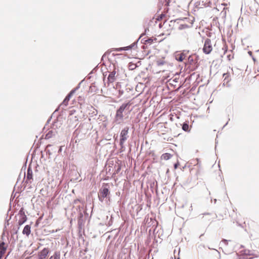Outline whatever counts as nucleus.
Listing matches in <instances>:
<instances>
[{"instance_id":"f257e3e1","label":"nucleus","mask_w":259,"mask_h":259,"mask_svg":"<svg viewBox=\"0 0 259 259\" xmlns=\"http://www.w3.org/2000/svg\"><path fill=\"white\" fill-rule=\"evenodd\" d=\"M132 104L128 102L122 104L119 108L116 110V114L114 117V122L116 124H121L123 123L124 118L128 117L132 108H131Z\"/></svg>"},{"instance_id":"f03ea898","label":"nucleus","mask_w":259,"mask_h":259,"mask_svg":"<svg viewBox=\"0 0 259 259\" xmlns=\"http://www.w3.org/2000/svg\"><path fill=\"white\" fill-rule=\"evenodd\" d=\"M109 186L108 184H105L101 188L99 193V199L103 202L105 198H107L110 194L109 190Z\"/></svg>"},{"instance_id":"7ed1b4c3","label":"nucleus","mask_w":259,"mask_h":259,"mask_svg":"<svg viewBox=\"0 0 259 259\" xmlns=\"http://www.w3.org/2000/svg\"><path fill=\"white\" fill-rule=\"evenodd\" d=\"M212 50V47L211 43V40L209 38H207L205 40L203 51L206 54H209Z\"/></svg>"},{"instance_id":"20e7f679","label":"nucleus","mask_w":259,"mask_h":259,"mask_svg":"<svg viewBox=\"0 0 259 259\" xmlns=\"http://www.w3.org/2000/svg\"><path fill=\"white\" fill-rule=\"evenodd\" d=\"M32 178V171L31 169V167L29 166L27 170V180L26 181L25 188L27 187V189L31 188V179Z\"/></svg>"},{"instance_id":"39448f33","label":"nucleus","mask_w":259,"mask_h":259,"mask_svg":"<svg viewBox=\"0 0 259 259\" xmlns=\"http://www.w3.org/2000/svg\"><path fill=\"white\" fill-rule=\"evenodd\" d=\"M49 252V250L48 248H44L40 252L38 253V259H45L48 253Z\"/></svg>"},{"instance_id":"423d86ee","label":"nucleus","mask_w":259,"mask_h":259,"mask_svg":"<svg viewBox=\"0 0 259 259\" xmlns=\"http://www.w3.org/2000/svg\"><path fill=\"white\" fill-rule=\"evenodd\" d=\"M188 52V51H184L182 53L177 54L176 56V59L180 62L183 61L186 58Z\"/></svg>"},{"instance_id":"0eeeda50","label":"nucleus","mask_w":259,"mask_h":259,"mask_svg":"<svg viewBox=\"0 0 259 259\" xmlns=\"http://www.w3.org/2000/svg\"><path fill=\"white\" fill-rule=\"evenodd\" d=\"M7 246H6L5 243L2 242L0 243V259L2 258L4 254L6 253Z\"/></svg>"},{"instance_id":"6e6552de","label":"nucleus","mask_w":259,"mask_h":259,"mask_svg":"<svg viewBox=\"0 0 259 259\" xmlns=\"http://www.w3.org/2000/svg\"><path fill=\"white\" fill-rule=\"evenodd\" d=\"M128 131H121L120 133V144H122L123 142L127 139Z\"/></svg>"},{"instance_id":"1a4fd4ad","label":"nucleus","mask_w":259,"mask_h":259,"mask_svg":"<svg viewBox=\"0 0 259 259\" xmlns=\"http://www.w3.org/2000/svg\"><path fill=\"white\" fill-rule=\"evenodd\" d=\"M223 77H224V80H223V84H226V85H228V84L230 82L231 80V77L230 73H225L223 74Z\"/></svg>"},{"instance_id":"9d476101","label":"nucleus","mask_w":259,"mask_h":259,"mask_svg":"<svg viewBox=\"0 0 259 259\" xmlns=\"http://www.w3.org/2000/svg\"><path fill=\"white\" fill-rule=\"evenodd\" d=\"M115 74L116 71L115 70H113L110 73L108 77V79L110 82H113L114 81L115 79Z\"/></svg>"},{"instance_id":"9b49d317","label":"nucleus","mask_w":259,"mask_h":259,"mask_svg":"<svg viewBox=\"0 0 259 259\" xmlns=\"http://www.w3.org/2000/svg\"><path fill=\"white\" fill-rule=\"evenodd\" d=\"M31 227L29 225H26L23 230V234H26L27 236H28L30 233V232H31Z\"/></svg>"},{"instance_id":"f8f14e48","label":"nucleus","mask_w":259,"mask_h":259,"mask_svg":"<svg viewBox=\"0 0 259 259\" xmlns=\"http://www.w3.org/2000/svg\"><path fill=\"white\" fill-rule=\"evenodd\" d=\"M188 62L190 65H194L196 63V58L193 56H190L188 59Z\"/></svg>"},{"instance_id":"ddd939ff","label":"nucleus","mask_w":259,"mask_h":259,"mask_svg":"<svg viewBox=\"0 0 259 259\" xmlns=\"http://www.w3.org/2000/svg\"><path fill=\"white\" fill-rule=\"evenodd\" d=\"M180 39L182 41H188V39H189V35H188V34L187 33H181L180 34Z\"/></svg>"},{"instance_id":"4468645a","label":"nucleus","mask_w":259,"mask_h":259,"mask_svg":"<svg viewBox=\"0 0 259 259\" xmlns=\"http://www.w3.org/2000/svg\"><path fill=\"white\" fill-rule=\"evenodd\" d=\"M134 46H135V44H133L131 46H129L126 47L119 48H116V49H112V51H122V50H129L130 49L132 48Z\"/></svg>"},{"instance_id":"2eb2a0df","label":"nucleus","mask_w":259,"mask_h":259,"mask_svg":"<svg viewBox=\"0 0 259 259\" xmlns=\"http://www.w3.org/2000/svg\"><path fill=\"white\" fill-rule=\"evenodd\" d=\"M171 157H172V155H171L169 153H166L163 154L161 155V158L162 159L167 160L169 159Z\"/></svg>"},{"instance_id":"dca6fc26","label":"nucleus","mask_w":259,"mask_h":259,"mask_svg":"<svg viewBox=\"0 0 259 259\" xmlns=\"http://www.w3.org/2000/svg\"><path fill=\"white\" fill-rule=\"evenodd\" d=\"M171 30H172V28L167 29L166 31H164V32L160 33V34H159V36H163V35L168 36V35H170Z\"/></svg>"},{"instance_id":"f3484780","label":"nucleus","mask_w":259,"mask_h":259,"mask_svg":"<svg viewBox=\"0 0 259 259\" xmlns=\"http://www.w3.org/2000/svg\"><path fill=\"white\" fill-rule=\"evenodd\" d=\"M192 25V23H190L189 25L186 24H182L179 26V29L182 30L183 29L190 28Z\"/></svg>"},{"instance_id":"a211bd4d","label":"nucleus","mask_w":259,"mask_h":259,"mask_svg":"<svg viewBox=\"0 0 259 259\" xmlns=\"http://www.w3.org/2000/svg\"><path fill=\"white\" fill-rule=\"evenodd\" d=\"M72 94V92H71L66 97L63 102L65 105H66L67 104V103L69 101L70 97L71 96Z\"/></svg>"},{"instance_id":"6ab92c4d","label":"nucleus","mask_w":259,"mask_h":259,"mask_svg":"<svg viewBox=\"0 0 259 259\" xmlns=\"http://www.w3.org/2000/svg\"><path fill=\"white\" fill-rule=\"evenodd\" d=\"M59 124H60V123L58 120L54 121L52 124L51 128L54 130L59 128L60 126H58Z\"/></svg>"},{"instance_id":"aec40b11","label":"nucleus","mask_w":259,"mask_h":259,"mask_svg":"<svg viewBox=\"0 0 259 259\" xmlns=\"http://www.w3.org/2000/svg\"><path fill=\"white\" fill-rule=\"evenodd\" d=\"M60 259V254L59 252H55L53 256L50 259Z\"/></svg>"},{"instance_id":"412c9836","label":"nucleus","mask_w":259,"mask_h":259,"mask_svg":"<svg viewBox=\"0 0 259 259\" xmlns=\"http://www.w3.org/2000/svg\"><path fill=\"white\" fill-rule=\"evenodd\" d=\"M146 41L147 44H151L152 43L154 42L153 37H152L148 39L147 40H146Z\"/></svg>"},{"instance_id":"4be33fe9","label":"nucleus","mask_w":259,"mask_h":259,"mask_svg":"<svg viewBox=\"0 0 259 259\" xmlns=\"http://www.w3.org/2000/svg\"><path fill=\"white\" fill-rule=\"evenodd\" d=\"M189 125L188 123H184L182 126V130H188Z\"/></svg>"},{"instance_id":"5701e85b","label":"nucleus","mask_w":259,"mask_h":259,"mask_svg":"<svg viewBox=\"0 0 259 259\" xmlns=\"http://www.w3.org/2000/svg\"><path fill=\"white\" fill-rule=\"evenodd\" d=\"M52 136V131H50L46 135L45 139H49Z\"/></svg>"},{"instance_id":"b1692460","label":"nucleus","mask_w":259,"mask_h":259,"mask_svg":"<svg viewBox=\"0 0 259 259\" xmlns=\"http://www.w3.org/2000/svg\"><path fill=\"white\" fill-rule=\"evenodd\" d=\"M29 253V252H28V251H26L24 253V257L25 258V259H29V257L27 256V255H28V254Z\"/></svg>"},{"instance_id":"393cba45","label":"nucleus","mask_w":259,"mask_h":259,"mask_svg":"<svg viewBox=\"0 0 259 259\" xmlns=\"http://www.w3.org/2000/svg\"><path fill=\"white\" fill-rule=\"evenodd\" d=\"M153 38H154V42H160L163 40V39H158L156 37H153Z\"/></svg>"},{"instance_id":"a878e982","label":"nucleus","mask_w":259,"mask_h":259,"mask_svg":"<svg viewBox=\"0 0 259 259\" xmlns=\"http://www.w3.org/2000/svg\"><path fill=\"white\" fill-rule=\"evenodd\" d=\"M168 24V23L166 21H165L164 22V23H163V26H164V28H166V26H167V25Z\"/></svg>"},{"instance_id":"bb28decb","label":"nucleus","mask_w":259,"mask_h":259,"mask_svg":"<svg viewBox=\"0 0 259 259\" xmlns=\"http://www.w3.org/2000/svg\"><path fill=\"white\" fill-rule=\"evenodd\" d=\"M179 165V163L178 162L177 163H176L175 165H174V167H175V169H177V167H178Z\"/></svg>"},{"instance_id":"cd10ccee","label":"nucleus","mask_w":259,"mask_h":259,"mask_svg":"<svg viewBox=\"0 0 259 259\" xmlns=\"http://www.w3.org/2000/svg\"><path fill=\"white\" fill-rule=\"evenodd\" d=\"M164 15H163L164 16ZM163 16V15H161L160 16H158V18L156 19L157 20H159L160 19H161Z\"/></svg>"},{"instance_id":"c85d7f7f","label":"nucleus","mask_w":259,"mask_h":259,"mask_svg":"<svg viewBox=\"0 0 259 259\" xmlns=\"http://www.w3.org/2000/svg\"><path fill=\"white\" fill-rule=\"evenodd\" d=\"M25 221V220H23V221H19V225H21V224H23Z\"/></svg>"},{"instance_id":"c756f323","label":"nucleus","mask_w":259,"mask_h":259,"mask_svg":"<svg viewBox=\"0 0 259 259\" xmlns=\"http://www.w3.org/2000/svg\"><path fill=\"white\" fill-rule=\"evenodd\" d=\"M255 8V5L254 4H251L250 6V9L251 8Z\"/></svg>"},{"instance_id":"7c9ffc66","label":"nucleus","mask_w":259,"mask_h":259,"mask_svg":"<svg viewBox=\"0 0 259 259\" xmlns=\"http://www.w3.org/2000/svg\"><path fill=\"white\" fill-rule=\"evenodd\" d=\"M256 79L259 80V74L255 76Z\"/></svg>"},{"instance_id":"2f4dec72","label":"nucleus","mask_w":259,"mask_h":259,"mask_svg":"<svg viewBox=\"0 0 259 259\" xmlns=\"http://www.w3.org/2000/svg\"><path fill=\"white\" fill-rule=\"evenodd\" d=\"M157 64H158V65H162V64H163V63L158 62H157Z\"/></svg>"},{"instance_id":"473e14b6","label":"nucleus","mask_w":259,"mask_h":259,"mask_svg":"<svg viewBox=\"0 0 259 259\" xmlns=\"http://www.w3.org/2000/svg\"><path fill=\"white\" fill-rule=\"evenodd\" d=\"M45 128H49L48 127H47V125H46L45 127H44L43 130H45Z\"/></svg>"},{"instance_id":"72a5a7b5","label":"nucleus","mask_w":259,"mask_h":259,"mask_svg":"<svg viewBox=\"0 0 259 259\" xmlns=\"http://www.w3.org/2000/svg\"><path fill=\"white\" fill-rule=\"evenodd\" d=\"M228 58L229 60H231L230 55L228 56Z\"/></svg>"},{"instance_id":"f704fd0d","label":"nucleus","mask_w":259,"mask_h":259,"mask_svg":"<svg viewBox=\"0 0 259 259\" xmlns=\"http://www.w3.org/2000/svg\"><path fill=\"white\" fill-rule=\"evenodd\" d=\"M159 27H161L162 26L161 24H159Z\"/></svg>"},{"instance_id":"c9c22d12","label":"nucleus","mask_w":259,"mask_h":259,"mask_svg":"<svg viewBox=\"0 0 259 259\" xmlns=\"http://www.w3.org/2000/svg\"><path fill=\"white\" fill-rule=\"evenodd\" d=\"M227 47H225V52L227 51Z\"/></svg>"},{"instance_id":"e433bc0d","label":"nucleus","mask_w":259,"mask_h":259,"mask_svg":"<svg viewBox=\"0 0 259 259\" xmlns=\"http://www.w3.org/2000/svg\"><path fill=\"white\" fill-rule=\"evenodd\" d=\"M32 161V156H31V162Z\"/></svg>"}]
</instances>
